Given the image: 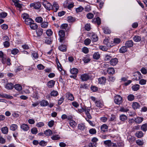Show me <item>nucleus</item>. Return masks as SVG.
Returning a JSON list of instances; mask_svg holds the SVG:
<instances>
[{
  "label": "nucleus",
  "mask_w": 147,
  "mask_h": 147,
  "mask_svg": "<svg viewBox=\"0 0 147 147\" xmlns=\"http://www.w3.org/2000/svg\"><path fill=\"white\" fill-rule=\"evenodd\" d=\"M82 61H83L84 63H88L90 61V59L88 57H83L82 59Z\"/></svg>",
  "instance_id": "51"
},
{
  "label": "nucleus",
  "mask_w": 147,
  "mask_h": 147,
  "mask_svg": "<svg viewBox=\"0 0 147 147\" xmlns=\"http://www.w3.org/2000/svg\"><path fill=\"white\" fill-rule=\"evenodd\" d=\"M43 5L45 8L48 10H50L52 9V5L48 2H46L45 3H44Z\"/></svg>",
  "instance_id": "6"
},
{
  "label": "nucleus",
  "mask_w": 147,
  "mask_h": 147,
  "mask_svg": "<svg viewBox=\"0 0 147 147\" xmlns=\"http://www.w3.org/2000/svg\"><path fill=\"white\" fill-rule=\"evenodd\" d=\"M22 16L24 21L26 19L29 18L28 15L26 13H24L22 14Z\"/></svg>",
  "instance_id": "58"
},
{
  "label": "nucleus",
  "mask_w": 147,
  "mask_h": 147,
  "mask_svg": "<svg viewBox=\"0 0 147 147\" xmlns=\"http://www.w3.org/2000/svg\"><path fill=\"white\" fill-rule=\"evenodd\" d=\"M21 128L24 131H27L29 129L28 125L24 123L20 126Z\"/></svg>",
  "instance_id": "8"
},
{
  "label": "nucleus",
  "mask_w": 147,
  "mask_h": 147,
  "mask_svg": "<svg viewBox=\"0 0 147 147\" xmlns=\"http://www.w3.org/2000/svg\"><path fill=\"white\" fill-rule=\"evenodd\" d=\"M140 88V85L138 84H136L133 86L132 87L133 90L134 91H136L138 90Z\"/></svg>",
  "instance_id": "41"
},
{
  "label": "nucleus",
  "mask_w": 147,
  "mask_h": 147,
  "mask_svg": "<svg viewBox=\"0 0 147 147\" xmlns=\"http://www.w3.org/2000/svg\"><path fill=\"white\" fill-rule=\"evenodd\" d=\"M3 45L4 47L5 48H8L10 46V43L9 41H5L3 43Z\"/></svg>",
  "instance_id": "59"
},
{
  "label": "nucleus",
  "mask_w": 147,
  "mask_h": 147,
  "mask_svg": "<svg viewBox=\"0 0 147 147\" xmlns=\"http://www.w3.org/2000/svg\"><path fill=\"white\" fill-rule=\"evenodd\" d=\"M36 21L38 23H41L43 21L42 18L41 17H37L35 19Z\"/></svg>",
  "instance_id": "43"
},
{
  "label": "nucleus",
  "mask_w": 147,
  "mask_h": 147,
  "mask_svg": "<svg viewBox=\"0 0 147 147\" xmlns=\"http://www.w3.org/2000/svg\"><path fill=\"white\" fill-rule=\"evenodd\" d=\"M30 25V28L33 30H36L38 28L37 25L36 24L34 23V22L31 23Z\"/></svg>",
  "instance_id": "37"
},
{
  "label": "nucleus",
  "mask_w": 147,
  "mask_h": 147,
  "mask_svg": "<svg viewBox=\"0 0 147 147\" xmlns=\"http://www.w3.org/2000/svg\"><path fill=\"white\" fill-rule=\"evenodd\" d=\"M110 38L109 37H106L103 40V43L106 45L108 47H110L113 45L111 44L109 42Z\"/></svg>",
  "instance_id": "4"
},
{
  "label": "nucleus",
  "mask_w": 147,
  "mask_h": 147,
  "mask_svg": "<svg viewBox=\"0 0 147 147\" xmlns=\"http://www.w3.org/2000/svg\"><path fill=\"white\" fill-rule=\"evenodd\" d=\"M136 143L139 146H142L143 145L144 142L143 140H138L136 141Z\"/></svg>",
  "instance_id": "42"
},
{
  "label": "nucleus",
  "mask_w": 147,
  "mask_h": 147,
  "mask_svg": "<svg viewBox=\"0 0 147 147\" xmlns=\"http://www.w3.org/2000/svg\"><path fill=\"white\" fill-rule=\"evenodd\" d=\"M52 9L54 11L56 12L59 8V6L58 4L56 2H54L53 3V5H52Z\"/></svg>",
  "instance_id": "5"
},
{
  "label": "nucleus",
  "mask_w": 147,
  "mask_h": 147,
  "mask_svg": "<svg viewBox=\"0 0 147 147\" xmlns=\"http://www.w3.org/2000/svg\"><path fill=\"white\" fill-rule=\"evenodd\" d=\"M31 131L33 134H36L37 133L38 130L36 128H34L31 129Z\"/></svg>",
  "instance_id": "57"
},
{
  "label": "nucleus",
  "mask_w": 147,
  "mask_h": 147,
  "mask_svg": "<svg viewBox=\"0 0 147 147\" xmlns=\"http://www.w3.org/2000/svg\"><path fill=\"white\" fill-rule=\"evenodd\" d=\"M81 78L82 81H86L90 78V76L88 74H84L81 75Z\"/></svg>",
  "instance_id": "3"
},
{
  "label": "nucleus",
  "mask_w": 147,
  "mask_h": 147,
  "mask_svg": "<svg viewBox=\"0 0 147 147\" xmlns=\"http://www.w3.org/2000/svg\"><path fill=\"white\" fill-rule=\"evenodd\" d=\"M134 121L136 123L140 124L143 121V118L138 117L135 118Z\"/></svg>",
  "instance_id": "13"
},
{
  "label": "nucleus",
  "mask_w": 147,
  "mask_h": 147,
  "mask_svg": "<svg viewBox=\"0 0 147 147\" xmlns=\"http://www.w3.org/2000/svg\"><path fill=\"white\" fill-rule=\"evenodd\" d=\"M134 99V96L131 94H129L127 96L128 100L130 101L133 100Z\"/></svg>",
  "instance_id": "44"
},
{
  "label": "nucleus",
  "mask_w": 147,
  "mask_h": 147,
  "mask_svg": "<svg viewBox=\"0 0 147 147\" xmlns=\"http://www.w3.org/2000/svg\"><path fill=\"white\" fill-rule=\"evenodd\" d=\"M1 130L2 132L5 134H7L8 131V128L7 127H2L1 128Z\"/></svg>",
  "instance_id": "36"
},
{
  "label": "nucleus",
  "mask_w": 147,
  "mask_h": 147,
  "mask_svg": "<svg viewBox=\"0 0 147 147\" xmlns=\"http://www.w3.org/2000/svg\"><path fill=\"white\" fill-rule=\"evenodd\" d=\"M91 39L93 42H96L98 39V37L95 34H93L92 35Z\"/></svg>",
  "instance_id": "23"
},
{
  "label": "nucleus",
  "mask_w": 147,
  "mask_h": 147,
  "mask_svg": "<svg viewBox=\"0 0 147 147\" xmlns=\"http://www.w3.org/2000/svg\"><path fill=\"white\" fill-rule=\"evenodd\" d=\"M133 40L135 42H139L141 40V37L139 36L135 35L133 37Z\"/></svg>",
  "instance_id": "19"
},
{
  "label": "nucleus",
  "mask_w": 147,
  "mask_h": 147,
  "mask_svg": "<svg viewBox=\"0 0 147 147\" xmlns=\"http://www.w3.org/2000/svg\"><path fill=\"white\" fill-rule=\"evenodd\" d=\"M118 62V59H117L115 58L111 59L110 61V64L113 65H115Z\"/></svg>",
  "instance_id": "15"
},
{
  "label": "nucleus",
  "mask_w": 147,
  "mask_h": 147,
  "mask_svg": "<svg viewBox=\"0 0 147 147\" xmlns=\"http://www.w3.org/2000/svg\"><path fill=\"white\" fill-rule=\"evenodd\" d=\"M84 9V8L82 6H80L76 9L77 12H81Z\"/></svg>",
  "instance_id": "55"
},
{
  "label": "nucleus",
  "mask_w": 147,
  "mask_h": 147,
  "mask_svg": "<svg viewBox=\"0 0 147 147\" xmlns=\"http://www.w3.org/2000/svg\"><path fill=\"white\" fill-rule=\"evenodd\" d=\"M51 138L53 140H57L60 138V137L58 135L53 136L51 137Z\"/></svg>",
  "instance_id": "54"
},
{
  "label": "nucleus",
  "mask_w": 147,
  "mask_h": 147,
  "mask_svg": "<svg viewBox=\"0 0 147 147\" xmlns=\"http://www.w3.org/2000/svg\"><path fill=\"white\" fill-rule=\"evenodd\" d=\"M89 132L90 134H93L96 133V131L95 129L92 128L89 130Z\"/></svg>",
  "instance_id": "64"
},
{
  "label": "nucleus",
  "mask_w": 147,
  "mask_h": 147,
  "mask_svg": "<svg viewBox=\"0 0 147 147\" xmlns=\"http://www.w3.org/2000/svg\"><path fill=\"white\" fill-rule=\"evenodd\" d=\"M59 35L61 38H63L65 36V32L62 30H60L59 32Z\"/></svg>",
  "instance_id": "33"
},
{
  "label": "nucleus",
  "mask_w": 147,
  "mask_h": 147,
  "mask_svg": "<svg viewBox=\"0 0 147 147\" xmlns=\"http://www.w3.org/2000/svg\"><path fill=\"white\" fill-rule=\"evenodd\" d=\"M19 52V50L17 49H14L11 51V53L14 55H16Z\"/></svg>",
  "instance_id": "47"
},
{
  "label": "nucleus",
  "mask_w": 147,
  "mask_h": 147,
  "mask_svg": "<svg viewBox=\"0 0 147 147\" xmlns=\"http://www.w3.org/2000/svg\"><path fill=\"white\" fill-rule=\"evenodd\" d=\"M46 34L48 36H50L52 34L53 32L51 29H48L47 30Z\"/></svg>",
  "instance_id": "56"
},
{
  "label": "nucleus",
  "mask_w": 147,
  "mask_h": 147,
  "mask_svg": "<svg viewBox=\"0 0 147 147\" xmlns=\"http://www.w3.org/2000/svg\"><path fill=\"white\" fill-rule=\"evenodd\" d=\"M108 129V127L107 125L103 124L102 125V131L105 132L107 131Z\"/></svg>",
  "instance_id": "46"
},
{
  "label": "nucleus",
  "mask_w": 147,
  "mask_h": 147,
  "mask_svg": "<svg viewBox=\"0 0 147 147\" xmlns=\"http://www.w3.org/2000/svg\"><path fill=\"white\" fill-rule=\"evenodd\" d=\"M82 51L85 54H87L88 53V49L86 47H84L82 49Z\"/></svg>",
  "instance_id": "52"
},
{
  "label": "nucleus",
  "mask_w": 147,
  "mask_h": 147,
  "mask_svg": "<svg viewBox=\"0 0 147 147\" xmlns=\"http://www.w3.org/2000/svg\"><path fill=\"white\" fill-rule=\"evenodd\" d=\"M66 97L67 98L71 101H73L74 100V97L72 94L67 93L66 94Z\"/></svg>",
  "instance_id": "7"
},
{
  "label": "nucleus",
  "mask_w": 147,
  "mask_h": 147,
  "mask_svg": "<svg viewBox=\"0 0 147 147\" xmlns=\"http://www.w3.org/2000/svg\"><path fill=\"white\" fill-rule=\"evenodd\" d=\"M144 134L141 131H137L135 135L138 138H140L143 136Z\"/></svg>",
  "instance_id": "12"
},
{
  "label": "nucleus",
  "mask_w": 147,
  "mask_h": 147,
  "mask_svg": "<svg viewBox=\"0 0 147 147\" xmlns=\"http://www.w3.org/2000/svg\"><path fill=\"white\" fill-rule=\"evenodd\" d=\"M30 7H33L35 9H38L41 6V4L40 3L38 2L31 3L30 5Z\"/></svg>",
  "instance_id": "2"
},
{
  "label": "nucleus",
  "mask_w": 147,
  "mask_h": 147,
  "mask_svg": "<svg viewBox=\"0 0 147 147\" xmlns=\"http://www.w3.org/2000/svg\"><path fill=\"white\" fill-rule=\"evenodd\" d=\"M36 32L38 36H41L43 33V30L41 28H39L37 29Z\"/></svg>",
  "instance_id": "14"
},
{
  "label": "nucleus",
  "mask_w": 147,
  "mask_h": 147,
  "mask_svg": "<svg viewBox=\"0 0 147 147\" xmlns=\"http://www.w3.org/2000/svg\"><path fill=\"white\" fill-rule=\"evenodd\" d=\"M87 17L88 19H92L94 17V15L91 13H88L87 14Z\"/></svg>",
  "instance_id": "60"
},
{
  "label": "nucleus",
  "mask_w": 147,
  "mask_h": 147,
  "mask_svg": "<svg viewBox=\"0 0 147 147\" xmlns=\"http://www.w3.org/2000/svg\"><path fill=\"white\" fill-rule=\"evenodd\" d=\"M69 124L73 128L75 127L76 125V123L75 121L73 120H71L69 121Z\"/></svg>",
  "instance_id": "35"
},
{
  "label": "nucleus",
  "mask_w": 147,
  "mask_h": 147,
  "mask_svg": "<svg viewBox=\"0 0 147 147\" xmlns=\"http://www.w3.org/2000/svg\"><path fill=\"white\" fill-rule=\"evenodd\" d=\"M141 129L145 132L147 131V123H146L142 125L141 127Z\"/></svg>",
  "instance_id": "27"
},
{
  "label": "nucleus",
  "mask_w": 147,
  "mask_h": 147,
  "mask_svg": "<svg viewBox=\"0 0 147 147\" xmlns=\"http://www.w3.org/2000/svg\"><path fill=\"white\" fill-rule=\"evenodd\" d=\"M14 86L11 83H8L5 86V88L8 90L12 89Z\"/></svg>",
  "instance_id": "22"
},
{
  "label": "nucleus",
  "mask_w": 147,
  "mask_h": 147,
  "mask_svg": "<svg viewBox=\"0 0 147 147\" xmlns=\"http://www.w3.org/2000/svg\"><path fill=\"white\" fill-rule=\"evenodd\" d=\"M58 49L61 51L65 52L67 50V46L66 45H61L58 47Z\"/></svg>",
  "instance_id": "11"
},
{
  "label": "nucleus",
  "mask_w": 147,
  "mask_h": 147,
  "mask_svg": "<svg viewBox=\"0 0 147 147\" xmlns=\"http://www.w3.org/2000/svg\"><path fill=\"white\" fill-rule=\"evenodd\" d=\"M55 83V81L51 80L49 81L47 84V86L49 88H51L53 87Z\"/></svg>",
  "instance_id": "10"
},
{
  "label": "nucleus",
  "mask_w": 147,
  "mask_h": 147,
  "mask_svg": "<svg viewBox=\"0 0 147 147\" xmlns=\"http://www.w3.org/2000/svg\"><path fill=\"white\" fill-rule=\"evenodd\" d=\"M125 45L127 47H131L133 46V42L132 40H129L126 42Z\"/></svg>",
  "instance_id": "18"
},
{
  "label": "nucleus",
  "mask_w": 147,
  "mask_h": 147,
  "mask_svg": "<svg viewBox=\"0 0 147 147\" xmlns=\"http://www.w3.org/2000/svg\"><path fill=\"white\" fill-rule=\"evenodd\" d=\"M14 88L17 90L21 91L22 89V87L21 85L19 84H15L14 86Z\"/></svg>",
  "instance_id": "21"
},
{
  "label": "nucleus",
  "mask_w": 147,
  "mask_h": 147,
  "mask_svg": "<svg viewBox=\"0 0 147 147\" xmlns=\"http://www.w3.org/2000/svg\"><path fill=\"white\" fill-rule=\"evenodd\" d=\"M127 48L126 46L121 47L119 50V52L121 53H124L127 51Z\"/></svg>",
  "instance_id": "20"
},
{
  "label": "nucleus",
  "mask_w": 147,
  "mask_h": 147,
  "mask_svg": "<svg viewBox=\"0 0 147 147\" xmlns=\"http://www.w3.org/2000/svg\"><path fill=\"white\" fill-rule=\"evenodd\" d=\"M104 60L105 61H108L110 60L111 57L109 55H105L103 56Z\"/></svg>",
  "instance_id": "45"
},
{
  "label": "nucleus",
  "mask_w": 147,
  "mask_h": 147,
  "mask_svg": "<svg viewBox=\"0 0 147 147\" xmlns=\"http://www.w3.org/2000/svg\"><path fill=\"white\" fill-rule=\"evenodd\" d=\"M132 107L134 109H137L140 108V106L139 103L136 102H133L132 104Z\"/></svg>",
  "instance_id": "17"
},
{
  "label": "nucleus",
  "mask_w": 147,
  "mask_h": 147,
  "mask_svg": "<svg viewBox=\"0 0 147 147\" xmlns=\"http://www.w3.org/2000/svg\"><path fill=\"white\" fill-rule=\"evenodd\" d=\"M18 126V125L16 124H12L10 126V129L12 131H15L16 130Z\"/></svg>",
  "instance_id": "29"
},
{
  "label": "nucleus",
  "mask_w": 147,
  "mask_h": 147,
  "mask_svg": "<svg viewBox=\"0 0 147 147\" xmlns=\"http://www.w3.org/2000/svg\"><path fill=\"white\" fill-rule=\"evenodd\" d=\"M108 73L110 74H113L115 73L114 69L112 67H109L107 70Z\"/></svg>",
  "instance_id": "24"
},
{
  "label": "nucleus",
  "mask_w": 147,
  "mask_h": 147,
  "mask_svg": "<svg viewBox=\"0 0 147 147\" xmlns=\"http://www.w3.org/2000/svg\"><path fill=\"white\" fill-rule=\"evenodd\" d=\"M78 129L80 130H83L86 128L85 125L83 124H79L78 126Z\"/></svg>",
  "instance_id": "38"
},
{
  "label": "nucleus",
  "mask_w": 147,
  "mask_h": 147,
  "mask_svg": "<svg viewBox=\"0 0 147 147\" xmlns=\"http://www.w3.org/2000/svg\"><path fill=\"white\" fill-rule=\"evenodd\" d=\"M78 70L76 68H73L71 69L70 72L73 74H76L78 73Z\"/></svg>",
  "instance_id": "25"
},
{
  "label": "nucleus",
  "mask_w": 147,
  "mask_h": 147,
  "mask_svg": "<svg viewBox=\"0 0 147 147\" xmlns=\"http://www.w3.org/2000/svg\"><path fill=\"white\" fill-rule=\"evenodd\" d=\"M24 21L25 23L27 25H30L31 23L34 22L33 20L29 18L26 19Z\"/></svg>",
  "instance_id": "16"
},
{
  "label": "nucleus",
  "mask_w": 147,
  "mask_h": 147,
  "mask_svg": "<svg viewBox=\"0 0 147 147\" xmlns=\"http://www.w3.org/2000/svg\"><path fill=\"white\" fill-rule=\"evenodd\" d=\"M119 119L121 121H124L127 119V117L125 115H121L119 117Z\"/></svg>",
  "instance_id": "31"
},
{
  "label": "nucleus",
  "mask_w": 147,
  "mask_h": 147,
  "mask_svg": "<svg viewBox=\"0 0 147 147\" xmlns=\"http://www.w3.org/2000/svg\"><path fill=\"white\" fill-rule=\"evenodd\" d=\"M104 32L105 34H110L111 33V30L107 27H105L103 28Z\"/></svg>",
  "instance_id": "30"
},
{
  "label": "nucleus",
  "mask_w": 147,
  "mask_h": 147,
  "mask_svg": "<svg viewBox=\"0 0 147 147\" xmlns=\"http://www.w3.org/2000/svg\"><path fill=\"white\" fill-rule=\"evenodd\" d=\"M136 76H137L138 77H136V80H140L142 78V75L141 73L139 71H137L136 73Z\"/></svg>",
  "instance_id": "34"
},
{
  "label": "nucleus",
  "mask_w": 147,
  "mask_h": 147,
  "mask_svg": "<svg viewBox=\"0 0 147 147\" xmlns=\"http://www.w3.org/2000/svg\"><path fill=\"white\" fill-rule=\"evenodd\" d=\"M100 57V55L98 52L95 53L93 55V57L94 59H98Z\"/></svg>",
  "instance_id": "28"
},
{
  "label": "nucleus",
  "mask_w": 147,
  "mask_h": 147,
  "mask_svg": "<svg viewBox=\"0 0 147 147\" xmlns=\"http://www.w3.org/2000/svg\"><path fill=\"white\" fill-rule=\"evenodd\" d=\"M44 133L46 136H49L52 134L51 131L50 129L46 130L45 131Z\"/></svg>",
  "instance_id": "39"
},
{
  "label": "nucleus",
  "mask_w": 147,
  "mask_h": 147,
  "mask_svg": "<svg viewBox=\"0 0 147 147\" xmlns=\"http://www.w3.org/2000/svg\"><path fill=\"white\" fill-rule=\"evenodd\" d=\"M91 40L88 38L86 39L84 41V43L85 45H89L91 42Z\"/></svg>",
  "instance_id": "50"
},
{
  "label": "nucleus",
  "mask_w": 147,
  "mask_h": 147,
  "mask_svg": "<svg viewBox=\"0 0 147 147\" xmlns=\"http://www.w3.org/2000/svg\"><path fill=\"white\" fill-rule=\"evenodd\" d=\"M48 26V23L44 22L41 23V26L42 28H47Z\"/></svg>",
  "instance_id": "32"
},
{
  "label": "nucleus",
  "mask_w": 147,
  "mask_h": 147,
  "mask_svg": "<svg viewBox=\"0 0 147 147\" xmlns=\"http://www.w3.org/2000/svg\"><path fill=\"white\" fill-rule=\"evenodd\" d=\"M43 41L45 43L48 45L51 44L52 42L51 39L49 38H45L43 40Z\"/></svg>",
  "instance_id": "9"
},
{
  "label": "nucleus",
  "mask_w": 147,
  "mask_h": 147,
  "mask_svg": "<svg viewBox=\"0 0 147 147\" xmlns=\"http://www.w3.org/2000/svg\"><path fill=\"white\" fill-rule=\"evenodd\" d=\"M32 55L33 57V59H36L38 57V53L35 52H34L32 53Z\"/></svg>",
  "instance_id": "53"
},
{
  "label": "nucleus",
  "mask_w": 147,
  "mask_h": 147,
  "mask_svg": "<svg viewBox=\"0 0 147 147\" xmlns=\"http://www.w3.org/2000/svg\"><path fill=\"white\" fill-rule=\"evenodd\" d=\"M0 59H1L2 63L3 64H5L6 63L7 61L6 56V55L4 56L1 58Z\"/></svg>",
  "instance_id": "62"
},
{
  "label": "nucleus",
  "mask_w": 147,
  "mask_h": 147,
  "mask_svg": "<svg viewBox=\"0 0 147 147\" xmlns=\"http://www.w3.org/2000/svg\"><path fill=\"white\" fill-rule=\"evenodd\" d=\"M95 22H96L98 25H100L101 23L100 18L99 17H97L95 19Z\"/></svg>",
  "instance_id": "61"
},
{
  "label": "nucleus",
  "mask_w": 147,
  "mask_h": 147,
  "mask_svg": "<svg viewBox=\"0 0 147 147\" xmlns=\"http://www.w3.org/2000/svg\"><path fill=\"white\" fill-rule=\"evenodd\" d=\"M49 103L47 101L44 100L40 102V105L41 106H45L48 105Z\"/></svg>",
  "instance_id": "40"
},
{
  "label": "nucleus",
  "mask_w": 147,
  "mask_h": 147,
  "mask_svg": "<svg viewBox=\"0 0 147 147\" xmlns=\"http://www.w3.org/2000/svg\"><path fill=\"white\" fill-rule=\"evenodd\" d=\"M115 102L118 105H120L122 103V98L119 95H117L114 97Z\"/></svg>",
  "instance_id": "1"
},
{
  "label": "nucleus",
  "mask_w": 147,
  "mask_h": 147,
  "mask_svg": "<svg viewBox=\"0 0 147 147\" xmlns=\"http://www.w3.org/2000/svg\"><path fill=\"white\" fill-rule=\"evenodd\" d=\"M68 21L69 22H72L75 21V18L71 16H69L67 18Z\"/></svg>",
  "instance_id": "48"
},
{
  "label": "nucleus",
  "mask_w": 147,
  "mask_h": 147,
  "mask_svg": "<svg viewBox=\"0 0 147 147\" xmlns=\"http://www.w3.org/2000/svg\"><path fill=\"white\" fill-rule=\"evenodd\" d=\"M58 92L57 91L55 90H53L51 92V96H56L58 95Z\"/></svg>",
  "instance_id": "49"
},
{
  "label": "nucleus",
  "mask_w": 147,
  "mask_h": 147,
  "mask_svg": "<svg viewBox=\"0 0 147 147\" xmlns=\"http://www.w3.org/2000/svg\"><path fill=\"white\" fill-rule=\"evenodd\" d=\"M146 82V80L144 79L140 80L139 81V84L142 85H145Z\"/></svg>",
  "instance_id": "63"
},
{
  "label": "nucleus",
  "mask_w": 147,
  "mask_h": 147,
  "mask_svg": "<svg viewBox=\"0 0 147 147\" xmlns=\"http://www.w3.org/2000/svg\"><path fill=\"white\" fill-rule=\"evenodd\" d=\"M1 96L2 98H5L9 99H11L13 98L12 96L7 94H3L1 95Z\"/></svg>",
  "instance_id": "26"
}]
</instances>
